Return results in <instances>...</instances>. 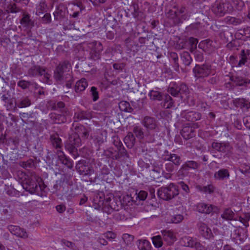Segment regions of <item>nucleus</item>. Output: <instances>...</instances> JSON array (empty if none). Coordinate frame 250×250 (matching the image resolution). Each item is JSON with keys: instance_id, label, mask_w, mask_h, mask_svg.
Returning <instances> with one entry per match:
<instances>
[{"instance_id": "f257e3e1", "label": "nucleus", "mask_w": 250, "mask_h": 250, "mask_svg": "<svg viewBox=\"0 0 250 250\" xmlns=\"http://www.w3.org/2000/svg\"><path fill=\"white\" fill-rule=\"evenodd\" d=\"M24 179L21 185L23 189L31 194H36L42 196V190L45 188L42 179L34 172L24 174Z\"/></svg>"}, {"instance_id": "f03ea898", "label": "nucleus", "mask_w": 250, "mask_h": 250, "mask_svg": "<svg viewBox=\"0 0 250 250\" xmlns=\"http://www.w3.org/2000/svg\"><path fill=\"white\" fill-rule=\"evenodd\" d=\"M93 202L99 208H102L103 211L107 214H111L114 211H119L122 208L121 201L115 197H109L104 201L101 196L97 195L94 197Z\"/></svg>"}, {"instance_id": "7ed1b4c3", "label": "nucleus", "mask_w": 250, "mask_h": 250, "mask_svg": "<svg viewBox=\"0 0 250 250\" xmlns=\"http://www.w3.org/2000/svg\"><path fill=\"white\" fill-rule=\"evenodd\" d=\"M53 15L54 20L59 21L60 24L62 23L64 30H71L74 28V22L67 19V11L63 6H58L53 13Z\"/></svg>"}, {"instance_id": "20e7f679", "label": "nucleus", "mask_w": 250, "mask_h": 250, "mask_svg": "<svg viewBox=\"0 0 250 250\" xmlns=\"http://www.w3.org/2000/svg\"><path fill=\"white\" fill-rule=\"evenodd\" d=\"M211 10L216 16L222 17L232 12V7L228 0H216L212 4Z\"/></svg>"}, {"instance_id": "39448f33", "label": "nucleus", "mask_w": 250, "mask_h": 250, "mask_svg": "<svg viewBox=\"0 0 250 250\" xmlns=\"http://www.w3.org/2000/svg\"><path fill=\"white\" fill-rule=\"evenodd\" d=\"M179 193L178 187L172 183L167 187H162L157 190L158 197L165 201H169L174 198Z\"/></svg>"}, {"instance_id": "423d86ee", "label": "nucleus", "mask_w": 250, "mask_h": 250, "mask_svg": "<svg viewBox=\"0 0 250 250\" xmlns=\"http://www.w3.org/2000/svg\"><path fill=\"white\" fill-rule=\"evenodd\" d=\"M71 65L67 61L60 63L56 67L54 73V78L60 84H63L64 75L70 72Z\"/></svg>"}, {"instance_id": "0eeeda50", "label": "nucleus", "mask_w": 250, "mask_h": 250, "mask_svg": "<svg viewBox=\"0 0 250 250\" xmlns=\"http://www.w3.org/2000/svg\"><path fill=\"white\" fill-rule=\"evenodd\" d=\"M81 144V140L77 134H72L68 138L65 147L75 158L78 156L77 148Z\"/></svg>"}, {"instance_id": "6e6552de", "label": "nucleus", "mask_w": 250, "mask_h": 250, "mask_svg": "<svg viewBox=\"0 0 250 250\" xmlns=\"http://www.w3.org/2000/svg\"><path fill=\"white\" fill-rule=\"evenodd\" d=\"M211 67L209 64H196L193 68L194 76L197 79L208 77L211 73Z\"/></svg>"}, {"instance_id": "1a4fd4ad", "label": "nucleus", "mask_w": 250, "mask_h": 250, "mask_svg": "<svg viewBox=\"0 0 250 250\" xmlns=\"http://www.w3.org/2000/svg\"><path fill=\"white\" fill-rule=\"evenodd\" d=\"M168 91L173 96L178 97L182 94H187L189 89L185 83L177 84L174 83H170Z\"/></svg>"}, {"instance_id": "9d476101", "label": "nucleus", "mask_w": 250, "mask_h": 250, "mask_svg": "<svg viewBox=\"0 0 250 250\" xmlns=\"http://www.w3.org/2000/svg\"><path fill=\"white\" fill-rule=\"evenodd\" d=\"M211 146L214 151L224 155H229L231 152L232 149V146L228 142H213Z\"/></svg>"}, {"instance_id": "9b49d317", "label": "nucleus", "mask_w": 250, "mask_h": 250, "mask_svg": "<svg viewBox=\"0 0 250 250\" xmlns=\"http://www.w3.org/2000/svg\"><path fill=\"white\" fill-rule=\"evenodd\" d=\"M232 87L240 86L247 88L250 84V78L248 77H243L238 74L232 75L230 77Z\"/></svg>"}, {"instance_id": "f8f14e48", "label": "nucleus", "mask_w": 250, "mask_h": 250, "mask_svg": "<svg viewBox=\"0 0 250 250\" xmlns=\"http://www.w3.org/2000/svg\"><path fill=\"white\" fill-rule=\"evenodd\" d=\"M91 50L89 58L94 61L98 60L100 58L101 52L103 50V46L100 42L94 41L89 43Z\"/></svg>"}, {"instance_id": "ddd939ff", "label": "nucleus", "mask_w": 250, "mask_h": 250, "mask_svg": "<svg viewBox=\"0 0 250 250\" xmlns=\"http://www.w3.org/2000/svg\"><path fill=\"white\" fill-rule=\"evenodd\" d=\"M200 167V165L194 161H188L186 162L180 167L178 173L182 175H187L189 169H196Z\"/></svg>"}, {"instance_id": "4468645a", "label": "nucleus", "mask_w": 250, "mask_h": 250, "mask_svg": "<svg viewBox=\"0 0 250 250\" xmlns=\"http://www.w3.org/2000/svg\"><path fill=\"white\" fill-rule=\"evenodd\" d=\"M181 116L186 120L192 122H196L201 118V113L195 111H183L181 113Z\"/></svg>"}, {"instance_id": "2eb2a0df", "label": "nucleus", "mask_w": 250, "mask_h": 250, "mask_svg": "<svg viewBox=\"0 0 250 250\" xmlns=\"http://www.w3.org/2000/svg\"><path fill=\"white\" fill-rule=\"evenodd\" d=\"M181 243L184 246L195 248L196 249H201L202 247L199 242H197L192 237L188 236L183 237L181 240Z\"/></svg>"}, {"instance_id": "dca6fc26", "label": "nucleus", "mask_w": 250, "mask_h": 250, "mask_svg": "<svg viewBox=\"0 0 250 250\" xmlns=\"http://www.w3.org/2000/svg\"><path fill=\"white\" fill-rule=\"evenodd\" d=\"M20 23L23 27L26 29H31L35 25V21L31 18L29 14L26 12L22 13V18L20 20Z\"/></svg>"}, {"instance_id": "f3484780", "label": "nucleus", "mask_w": 250, "mask_h": 250, "mask_svg": "<svg viewBox=\"0 0 250 250\" xmlns=\"http://www.w3.org/2000/svg\"><path fill=\"white\" fill-rule=\"evenodd\" d=\"M48 107L52 110H59L62 114H65L66 115H69L70 114L69 111L65 106V104L62 101L57 103L50 101L48 103Z\"/></svg>"}, {"instance_id": "a211bd4d", "label": "nucleus", "mask_w": 250, "mask_h": 250, "mask_svg": "<svg viewBox=\"0 0 250 250\" xmlns=\"http://www.w3.org/2000/svg\"><path fill=\"white\" fill-rule=\"evenodd\" d=\"M198 127L197 124H194V127L184 126L181 131V134L185 139H189L195 136V128Z\"/></svg>"}, {"instance_id": "6ab92c4d", "label": "nucleus", "mask_w": 250, "mask_h": 250, "mask_svg": "<svg viewBox=\"0 0 250 250\" xmlns=\"http://www.w3.org/2000/svg\"><path fill=\"white\" fill-rule=\"evenodd\" d=\"M198 226L199 232L203 237L209 239L213 237L211 229L205 223L199 222Z\"/></svg>"}, {"instance_id": "aec40b11", "label": "nucleus", "mask_w": 250, "mask_h": 250, "mask_svg": "<svg viewBox=\"0 0 250 250\" xmlns=\"http://www.w3.org/2000/svg\"><path fill=\"white\" fill-rule=\"evenodd\" d=\"M7 229L11 233L17 236L22 238H26L28 237L26 231L19 226L11 225L8 226Z\"/></svg>"}, {"instance_id": "412c9836", "label": "nucleus", "mask_w": 250, "mask_h": 250, "mask_svg": "<svg viewBox=\"0 0 250 250\" xmlns=\"http://www.w3.org/2000/svg\"><path fill=\"white\" fill-rule=\"evenodd\" d=\"M163 240L167 245H171L176 240L174 232L170 230H163L161 231Z\"/></svg>"}, {"instance_id": "4be33fe9", "label": "nucleus", "mask_w": 250, "mask_h": 250, "mask_svg": "<svg viewBox=\"0 0 250 250\" xmlns=\"http://www.w3.org/2000/svg\"><path fill=\"white\" fill-rule=\"evenodd\" d=\"M57 154L62 163L66 166L68 168L71 169L73 167V162L68 158L61 150H58Z\"/></svg>"}, {"instance_id": "5701e85b", "label": "nucleus", "mask_w": 250, "mask_h": 250, "mask_svg": "<svg viewBox=\"0 0 250 250\" xmlns=\"http://www.w3.org/2000/svg\"><path fill=\"white\" fill-rule=\"evenodd\" d=\"M49 142L55 149H60L62 146V139L58 133H54L50 135Z\"/></svg>"}, {"instance_id": "b1692460", "label": "nucleus", "mask_w": 250, "mask_h": 250, "mask_svg": "<svg viewBox=\"0 0 250 250\" xmlns=\"http://www.w3.org/2000/svg\"><path fill=\"white\" fill-rule=\"evenodd\" d=\"M167 154L164 155L163 156V159L165 161L171 162L172 164L177 167H178L180 165L182 162L180 156L177 155L176 154H168V151H167Z\"/></svg>"}, {"instance_id": "393cba45", "label": "nucleus", "mask_w": 250, "mask_h": 250, "mask_svg": "<svg viewBox=\"0 0 250 250\" xmlns=\"http://www.w3.org/2000/svg\"><path fill=\"white\" fill-rule=\"evenodd\" d=\"M76 169L79 174L83 176L90 175L94 171L93 169L88 166L84 165L80 162L77 164Z\"/></svg>"}, {"instance_id": "a878e982", "label": "nucleus", "mask_w": 250, "mask_h": 250, "mask_svg": "<svg viewBox=\"0 0 250 250\" xmlns=\"http://www.w3.org/2000/svg\"><path fill=\"white\" fill-rule=\"evenodd\" d=\"M230 174L229 170L226 168H222L215 172L214 178L215 180L224 181L229 177Z\"/></svg>"}, {"instance_id": "bb28decb", "label": "nucleus", "mask_w": 250, "mask_h": 250, "mask_svg": "<svg viewBox=\"0 0 250 250\" xmlns=\"http://www.w3.org/2000/svg\"><path fill=\"white\" fill-rule=\"evenodd\" d=\"M143 125L148 129H154L157 126L156 120L152 117L146 116L143 120Z\"/></svg>"}, {"instance_id": "cd10ccee", "label": "nucleus", "mask_w": 250, "mask_h": 250, "mask_svg": "<svg viewBox=\"0 0 250 250\" xmlns=\"http://www.w3.org/2000/svg\"><path fill=\"white\" fill-rule=\"evenodd\" d=\"M65 114H59L55 113H51L49 114V117L54 124H61L66 122Z\"/></svg>"}, {"instance_id": "c85d7f7f", "label": "nucleus", "mask_w": 250, "mask_h": 250, "mask_svg": "<svg viewBox=\"0 0 250 250\" xmlns=\"http://www.w3.org/2000/svg\"><path fill=\"white\" fill-rule=\"evenodd\" d=\"M103 155L113 160H118L123 157L125 156L124 155H120L119 151L115 150L113 148H109L107 150H104Z\"/></svg>"}, {"instance_id": "c756f323", "label": "nucleus", "mask_w": 250, "mask_h": 250, "mask_svg": "<svg viewBox=\"0 0 250 250\" xmlns=\"http://www.w3.org/2000/svg\"><path fill=\"white\" fill-rule=\"evenodd\" d=\"M235 36L239 39H242L243 38L250 39V26H246L237 30L235 33Z\"/></svg>"}, {"instance_id": "7c9ffc66", "label": "nucleus", "mask_w": 250, "mask_h": 250, "mask_svg": "<svg viewBox=\"0 0 250 250\" xmlns=\"http://www.w3.org/2000/svg\"><path fill=\"white\" fill-rule=\"evenodd\" d=\"M212 205L204 203H198L196 208L197 211L205 214H209L212 211Z\"/></svg>"}, {"instance_id": "2f4dec72", "label": "nucleus", "mask_w": 250, "mask_h": 250, "mask_svg": "<svg viewBox=\"0 0 250 250\" xmlns=\"http://www.w3.org/2000/svg\"><path fill=\"white\" fill-rule=\"evenodd\" d=\"M39 76L42 77V80L43 83L48 84L51 83V75L46 67L42 66L41 71H40Z\"/></svg>"}, {"instance_id": "473e14b6", "label": "nucleus", "mask_w": 250, "mask_h": 250, "mask_svg": "<svg viewBox=\"0 0 250 250\" xmlns=\"http://www.w3.org/2000/svg\"><path fill=\"white\" fill-rule=\"evenodd\" d=\"M113 144L117 149V151L119 152L120 155H124L127 156V154L125 147H124L121 140L118 137L113 138Z\"/></svg>"}, {"instance_id": "72a5a7b5", "label": "nucleus", "mask_w": 250, "mask_h": 250, "mask_svg": "<svg viewBox=\"0 0 250 250\" xmlns=\"http://www.w3.org/2000/svg\"><path fill=\"white\" fill-rule=\"evenodd\" d=\"M224 21L228 24L237 26L242 24L244 20L243 18L228 16L224 19Z\"/></svg>"}, {"instance_id": "f704fd0d", "label": "nucleus", "mask_w": 250, "mask_h": 250, "mask_svg": "<svg viewBox=\"0 0 250 250\" xmlns=\"http://www.w3.org/2000/svg\"><path fill=\"white\" fill-rule=\"evenodd\" d=\"M91 118L92 114L88 111L80 110L76 112L74 115V118L78 120L90 119Z\"/></svg>"}, {"instance_id": "c9c22d12", "label": "nucleus", "mask_w": 250, "mask_h": 250, "mask_svg": "<svg viewBox=\"0 0 250 250\" xmlns=\"http://www.w3.org/2000/svg\"><path fill=\"white\" fill-rule=\"evenodd\" d=\"M47 5L45 0H42L36 5V15L40 16L41 14L45 13L47 11Z\"/></svg>"}, {"instance_id": "e433bc0d", "label": "nucleus", "mask_w": 250, "mask_h": 250, "mask_svg": "<svg viewBox=\"0 0 250 250\" xmlns=\"http://www.w3.org/2000/svg\"><path fill=\"white\" fill-rule=\"evenodd\" d=\"M15 104L19 108H24L30 106L31 104V102L27 96H25L22 97L16 102Z\"/></svg>"}, {"instance_id": "4c0bfd02", "label": "nucleus", "mask_w": 250, "mask_h": 250, "mask_svg": "<svg viewBox=\"0 0 250 250\" xmlns=\"http://www.w3.org/2000/svg\"><path fill=\"white\" fill-rule=\"evenodd\" d=\"M87 85L88 83L86 80L82 78L76 83L75 86V90L77 93L81 92L84 90Z\"/></svg>"}, {"instance_id": "58836bf2", "label": "nucleus", "mask_w": 250, "mask_h": 250, "mask_svg": "<svg viewBox=\"0 0 250 250\" xmlns=\"http://www.w3.org/2000/svg\"><path fill=\"white\" fill-rule=\"evenodd\" d=\"M233 103L237 107L241 108H246L247 109L250 108V102L245 99H236L234 100Z\"/></svg>"}, {"instance_id": "ea45409f", "label": "nucleus", "mask_w": 250, "mask_h": 250, "mask_svg": "<svg viewBox=\"0 0 250 250\" xmlns=\"http://www.w3.org/2000/svg\"><path fill=\"white\" fill-rule=\"evenodd\" d=\"M137 245L139 250H151V244L146 240L141 239L138 240Z\"/></svg>"}, {"instance_id": "a19ab883", "label": "nucleus", "mask_w": 250, "mask_h": 250, "mask_svg": "<svg viewBox=\"0 0 250 250\" xmlns=\"http://www.w3.org/2000/svg\"><path fill=\"white\" fill-rule=\"evenodd\" d=\"M124 142L128 148H132L135 143V137L132 132H129L124 138Z\"/></svg>"}, {"instance_id": "79ce46f5", "label": "nucleus", "mask_w": 250, "mask_h": 250, "mask_svg": "<svg viewBox=\"0 0 250 250\" xmlns=\"http://www.w3.org/2000/svg\"><path fill=\"white\" fill-rule=\"evenodd\" d=\"M250 51L249 50L242 49L240 53V60L238 63V66L244 65L250 58Z\"/></svg>"}, {"instance_id": "37998d69", "label": "nucleus", "mask_w": 250, "mask_h": 250, "mask_svg": "<svg viewBox=\"0 0 250 250\" xmlns=\"http://www.w3.org/2000/svg\"><path fill=\"white\" fill-rule=\"evenodd\" d=\"M232 7V11L236 9L238 11H241L244 5V2L242 0H228Z\"/></svg>"}, {"instance_id": "c03bdc74", "label": "nucleus", "mask_w": 250, "mask_h": 250, "mask_svg": "<svg viewBox=\"0 0 250 250\" xmlns=\"http://www.w3.org/2000/svg\"><path fill=\"white\" fill-rule=\"evenodd\" d=\"M162 104L165 108H170L174 107V101L172 98L168 94L165 96L164 100Z\"/></svg>"}, {"instance_id": "a18cd8bd", "label": "nucleus", "mask_w": 250, "mask_h": 250, "mask_svg": "<svg viewBox=\"0 0 250 250\" xmlns=\"http://www.w3.org/2000/svg\"><path fill=\"white\" fill-rule=\"evenodd\" d=\"M181 59L185 66H189L192 61V58L187 51H184L181 54Z\"/></svg>"}, {"instance_id": "49530a36", "label": "nucleus", "mask_w": 250, "mask_h": 250, "mask_svg": "<svg viewBox=\"0 0 250 250\" xmlns=\"http://www.w3.org/2000/svg\"><path fill=\"white\" fill-rule=\"evenodd\" d=\"M42 66L35 65L31 67L28 71V75L30 77H37L39 76Z\"/></svg>"}, {"instance_id": "de8ad7c7", "label": "nucleus", "mask_w": 250, "mask_h": 250, "mask_svg": "<svg viewBox=\"0 0 250 250\" xmlns=\"http://www.w3.org/2000/svg\"><path fill=\"white\" fill-rule=\"evenodd\" d=\"M148 96L150 99L153 101H161L163 99L162 93L158 90H150L148 93Z\"/></svg>"}, {"instance_id": "09e8293b", "label": "nucleus", "mask_w": 250, "mask_h": 250, "mask_svg": "<svg viewBox=\"0 0 250 250\" xmlns=\"http://www.w3.org/2000/svg\"><path fill=\"white\" fill-rule=\"evenodd\" d=\"M8 12L17 13L21 11V9L17 6L15 3L10 2L6 6Z\"/></svg>"}, {"instance_id": "8fccbe9b", "label": "nucleus", "mask_w": 250, "mask_h": 250, "mask_svg": "<svg viewBox=\"0 0 250 250\" xmlns=\"http://www.w3.org/2000/svg\"><path fill=\"white\" fill-rule=\"evenodd\" d=\"M119 107L121 110L127 112H132L133 110L129 103L127 102L123 101L119 104Z\"/></svg>"}, {"instance_id": "3c124183", "label": "nucleus", "mask_w": 250, "mask_h": 250, "mask_svg": "<svg viewBox=\"0 0 250 250\" xmlns=\"http://www.w3.org/2000/svg\"><path fill=\"white\" fill-rule=\"evenodd\" d=\"M234 216V212L229 208L225 209L223 213L221 214V217L228 220H231L233 219Z\"/></svg>"}, {"instance_id": "603ef678", "label": "nucleus", "mask_w": 250, "mask_h": 250, "mask_svg": "<svg viewBox=\"0 0 250 250\" xmlns=\"http://www.w3.org/2000/svg\"><path fill=\"white\" fill-rule=\"evenodd\" d=\"M169 58L172 60L174 63L175 69L178 70L179 68V64L178 63V54L174 52H171L169 53Z\"/></svg>"}, {"instance_id": "864d4df0", "label": "nucleus", "mask_w": 250, "mask_h": 250, "mask_svg": "<svg viewBox=\"0 0 250 250\" xmlns=\"http://www.w3.org/2000/svg\"><path fill=\"white\" fill-rule=\"evenodd\" d=\"M162 236L160 235L155 236L152 237V241L154 246L157 248H159L162 247L163 245V242L162 239Z\"/></svg>"}, {"instance_id": "5fc2aeb1", "label": "nucleus", "mask_w": 250, "mask_h": 250, "mask_svg": "<svg viewBox=\"0 0 250 250\" xmlns=\"http://www.w3.org/2000/svg\"><path fill=\"white\" fill-rule=\"evenodd\" d=\"M73 81L74 80L73 77L71 75V73H68L64 75V78L63 80V83L65 82V85L67 88H70L71 87Z\"/></svg>"}, {"instance_id": "6e6d98bb", "label": "nucleus", "mask_w": 250, "mask_h": 250, "mask_svg": "<svg viewBox=\"0 0 250 250\" xmlns=\"http://www.w3.org/2000/svg\"><path fill=\"white\" fill-rule=\"evenodd\" d=\"M20 165L24 168L28 169L34 167L35 162L33 159H30L26 161L21 162Z\"/></svg>"}, {"instance_id": "4d7b16f0", "label": "nucleus", "mask_w": 250, "mask_h": 250, "mask_svg": "<svg viewBox=\"0 0 250 250\" xmlns=\"http://www.w3.org/2000/svg\"><path fill=\"white\" fill-rule=\"evenodd\" d=\"M250 220V213H245L243 216H241L239 218L240 221L243 223L245 227H248L249 225V221Z\"/></svg>"}, {"instance_id": "13d9d810", "label": "nucleus", "mask_w": 250, "mask_h": 250, "mask_svg": "<svg viewBox=\"0 0 250 250\" xmlns=\"http://www.w3.org/2000/svg\"><path fill=\"white\" fill-rule=\"evenodd\" d=\"M129 10L131 11L134 18H137L139 15V10L138 5L134 3H132L130 6Z\"/></svg>"}, {"instance_id": "bf43d9fd", "label": "nucleus", "mask_w": 250, "mask_h": 250, "mask_svg": "<svg viewBox=\"0 0 250 250\" xmlns=\"http://www.w3.org/2000/svg\"><path fill=\"white\" fill-rule=\"evenodd\" d=\"M74 5L78 7L80 10V11L74 12L73 14L71 15L72 18H76L78 17L80 12L82 11V9H83V7L82 2L80 1L77 2L76 3H74Z\"/></svg>"}, {"instance_id": "052dcab7", "label": "nucleus", "mask_w": 250, "mask_h": 250, "mask_svg": "<svg viewBox=\"0 0 250 250\" xmlns=\"http://www.w3.org/2000/svg\"><path fill=\"white\" fill-rule=\"evenodd\" d=\"M90 93L94 102L98 100L99 99V92L97 88L95 86H92L90 89Z\"/></svg>"}, {"instance_id": "680f3d73", "label": "nucleus", "mask_w": 250, "mask_h": 250, "mask_svg": "<svg viewBox=\"0 0 250 250\" xmlns=\"http://www.w3.org/2000/svg\"><path fill=\"white\" fill-rule=\"evenodd\" d=\"M123 239L126 245H128L131 243L134 239L133 235L125 233L123 235Z\"/></svg>"}, {"instance_id": "e2e57ef3", "label": "nucleus", "mask_w": 250, "mask_h": 250, "mask_svg": "<svg viewBox=\"0 0 250 250\" xmlns=\"http://www.w3.org/2000/svg\"><path fill=\"white\" fill-rule=\"evenodd\" d=\"M133 132L137 137L141 139L143 138L144 132L141 127L139 126H134L133 127Z\"/></svg>"}, {"instance_id": "0e129e2a", "label": "nucleus", "mask_w": 250, "mask_h": 250, "mask_svg": "<svg viewBox=\"0 0 250 250\" xmlns=\"http://www.w3.org/2000/svg\"><path fill=\"white\" fill-rule=\"evenodd\" d=\"M17 85L22 89H25L28 88L31 85V83L25 80H21L18 82Z\"/></svg>"}, {"instance_id": "69168bd1", "label": "nucleus", "mask_w": 250, "mask_h": 250, "mask_svg": "<svg viewBox=\"0 0 250 250\" xmlns=\"http://www.w3.org/2000/svg\"><path fill=\"white\" fill-rule=\"evenodd\" d=\"M173 9H175L176 13V15L178 18H179L181 14H184L186 11V7L184 6H176L173 7Z\"/></svg>"}, {"instance_id": "338daca9", "label": "nucleus", "mask_w": 250, "mask_h": 250, "mask_svg": "<svg viewBox=\"0 0 250 250\" xmlns=\"http://www.w3.org/2000/svg\"><path fill=\"white\" fill-rule=\"evenodd\" d=\"M112 213H113V218L116 220H123L126 219L124 214L119 211H114Z\"/></svg>"}, {"instance_id": "774afa93", "label": "nucleus", "mask_w": 250, "mask_h": 250, "mask_svg": "<svg viewBox=\"0 0 250 250\" xmlns=\"http://www.w3.org/2000/svg\"><path fill=\"white\" fill-rule=\"evenodd\" d=\"M214 190V187L212 185H208L206 186H204L201 188V191L205 193H211Z\"/></svg>"}]
</instances>
